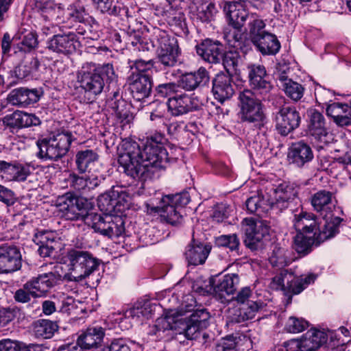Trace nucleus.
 Returning a JSON list of instances; mask_svg holds the SVG:
<instances>
[{
    "label": "nucleus",
    "mask_w": 351,
    "mask_h": 351,
    "mask_svg": "<svg viewBox=\"0 0 351 351\" xmlns=\"http://www.w3.org/2000/svg\"><path fill=\"white\" fill-rule=\"evenodd\" d=\"M123 152L118 162L123 171L136 179L147 180L159 177V171L167 167L170 161L167 149L144 144L143 148L135 141H123Z\"/></svg>",
    "instance_id": "obj_1"
},
{
    "label": "nucleus",
    "mask_w": 351,
    "mask_h": 351,
    "mask_svg": "<svg viewBox=\"0 0 351 351\" xmlns=\"http://www.w3.org/2000/svg\"><path fill=\"white\" fill-rule=\"evenodd\" d=\"M129 40L134 50L139 51H150L156 48L158 62L165 68L173 67L178 62L180 51L177 40L165 32L158 30L152 38L141 37L139 33L134 32L129 36Z\"/></svg>",
    "instance_id": "obj_2"
},
{
    "label": "nucleus",
    "mask_w": 351,
    "mask_h": 351,
    "mask_svg": "<svg viewBox=\"0 0 351 351\" xmlns=\"http://www.w3.org/2000/svg\"><path fill=\"white\" fill-rule=\"evenodd\" d=\"M118 76L110 64L97 65L86 63L77 73V82L84 91V101L92 103L100 95L105 82L109 85H116Z\"/></svg>",
    "instance_id": "obj_3"
},
{
    "label": "nucleus",
    "mask_w": 351,
    "mask_h": 351,
    "mask_svg": "<svg viewBox=\"0 0 351 351\" xmlns=\"http://www.w3.org/2000/svg\"><path fill=\"white\" fill-rule=\"evenodd\" d=\"M252 90L245 89L239 94V112L243 122L251 123L258 131L265 133L267 131V117L264 111V105L261 100L256 98Z\"/></svg>",
    "instance_id": "obj_4"
},
{
    "label": "nucleus",
    "mask_w": 351,
    "mask_h": 351,
    "mask_svg": "<svg viewBox=\"0 0 351 351\" xmlns=\"http://www.w3.org/2000/svg\"><path fill=\"white\" fill-rule=\"evenodd\" d=\"M190 202L188 193L169 195L162 197L159 205L147 204V213H159L161 217L171 225H177L182 221V210Z\"/></svg>",
    "instance_id": "obj_5"
},
{
    "label": "nucleus",
    "mask_w": 351,
    "mask_h": 351,
    "mask_svg": "<svg viewBox=\"0 0 351 351\" xmlns=\"http://www.w3.org/2000/svg\"><path fill=\"white\" fill-rule=\"evenodd\" d=\"M69 271L65 276L71 281H80L97 270L101 261L88 251L73 249L68 252Z\"/></svg>",
    "instance_id": "obj_6"
},
{
    "label": "nucleus",
    "mask_w": 351,
    "mask_h": 351,
    "mask_svg": "<svg viewBox=\"0 0 351 351\" xmlns=\"http://www.w3.org/2000/svg\"><path fill=\"white\" fill-rule=\"evenodd\" d=\"M74 139L71 132L63 131L49 138L38 140L36 142L39 149L38 156L43 159L58 160L67 154Z\"/></svg>",
    "instance_id": "obj_7"
},
{
    "label": "nucleus",
    "mask_w": 351,
    "mask_h": 351,
    "mask_svg": "<svg viewBox=\"0 0 351 351\" xmlns=\"http://www.w3.org/2000/svg\"><path fill=\"white\" fill-rule=\"evenodd\" d=\"M85 223L95 232L108 238L119 237L124 232V221L119 216L105 214L104 216L93 212L85 218Z\"/></svg>",
    "instance_id": "obj_8"
},
{
    "label": "nucleus",
    "mask_w": 351,
    "mask_h": 351,
    "mask_svg": "<svg viewBox=\"0 0 351 351\" xmlns=\"http://www.w3.org/2000/svg\"><path fill=\"white\" fill-rule=\"evenodd\" d=\"M342 221L343 219L333 215L326 214L321 220L316 217L314 223H309L303 232L311 237L313 236L318 242H324L338 233Z\"/></svg>",
    "instance_id": "obj_9"
},
{
    "label": "nucleus",
    "mask_w": 351,
    "mask_h": 351,
    "mask_svg": "<svg viewBox=\"0 0 351 351\" xmlns=\"http://www.w3.org/2000/svg\"><path fill=\"white\" fill-rule=\"evenodd\" d=\"M85 206L82 199L74 197L69 193L60 197L57 204L58 212L62 217L66 220L82 219L84 221L86 215L89 214Z\"/></svg>",
    "instance_id": "obj_10"
},
{
    "label": "nucleus",
    "mask_w": 351,
    "mask_h": 351,
    "mask_svg": "<svg viewBox=\"0 0 351 351\" xmlns=\"http://www.w3.org/2000/svg\"><path fill=\"white\" fill-rule=\"evenodd\" d=\"M248 77L252 91L265 99L273 89V86L267 75L264 66L251 64L248 66Z\"/></svg>",
    "instance_id": "obj_11"
},
{
    "label": "nucleus",
    "mask_w": 351,
    "mask_h": 351,
    "mask_svg": "<svg viewBox=\"0 0 351 351\" xmlns=\"http://www.w3.org/2000/svg\"><path fill=\"white\" fill-rule=\"evenodd\" d=\"M213 289L215 297L222 303L230 301L228 297L233 295L239 283V277L236 274H226L209 281Z\"/></svg>",
    "instance_id": "obj_12"
},
{
    "label": "nucleus",
    "mask_w": 351,
    "mask_h": 351,
    "mask_svg": "<svg viewBox=\"0 0 351 351\" xmlns=\"http://www.w3.org/2000/svg\"><path fill=\"white\" fill-rule=\"evenodd\" d=\"M276 121V128L278 133L282 136H287L299 127L301 117L295 108L283 106L277 113Z\"/></svg>",
    "instance_id": "obj_13"
},
{
    "label": "nucleus",
    "mask_w": 351,
    "mask_h": 351,
    "mask_svg": "<svg viewBox=\"0 0 351 351\" xmlns=\"http://www.w3.org/2000/svg\"><path fill=\"white\" fill-rule=\"evenodd\" d=\"M167 106L172 115L180 116L199 110L201 103L197 97L182 93L169 98Z\"/></svg>",
    "instance_id": "obj_14"
},
{
    "label": "nucleus",
    "mask_w": 351,
    "mask_h": 351,
    "mask_svg": "<svg viewBox=\"0 0 351 351\" xmlns=\"http://www.w3.org/2000/svg\"><path fill=\"white\" fill-rule=\"evenodd\" d=\"M244 243L247 247L252 250L258 247V243L269 234V226L266 221L245 219Z\"/></svg>",
    "instance_id": "obj_15"
},
{
    "label": "nucleus",
    "mask_w": 351,
    "mask_h": 351,
    "mask_svg": "<svg viewBox=\"0 0 351 351\" xmlns=\"http://www.w3.org/2000/svg\"><path fill=\"white\" fill-rule=\"evenodd\" d=\"M22 266L19 250L8 244L0 246V274H8L16 271Z\"/></svg>",
    "instance_id": "obj_16"
},
{
    "label": "nucleus",
    "mask_w": 351,
    "mask_h": 351,
    "mask_svg": "<svg viewBox=\"0 0 351 351\" xmlns=\"http://www.w3.org/2000/svg\"><path fill=\"white\" fill-rule=\"evenodd\" d=\"M225 47L217 40L206 38L195 46L197 54L205 62L219 64L224 55Z\"/></svg>",
    "instance_id": "obj_17"
},
{
    "label": "nucleus",
    "mask_w": 351,
    "mask_h": 351,
    "mask_svg": "<svg viewBox=\"0 0 351 351\" xmlns=\"http://www.w3.org/2000/svg\"><path fill=\"white\" fill-rule=\"evenodd\" d=\"M128 84L132 97L137 101L148 97L151 93L152 79L147 73L132 72L128 77Z\"/></svg>",
    "instance_id": "obj_18"
},
{
    "label": "nucleus",
    "mask_w": 351,
    "mask_h": 351,
    "mask_svg": "<svg viewBox=\"0 0 351 351\" xmlns=\"http://www.w3.org/2000/svg\"><path fill=\"white\" fill-rule=\"evenodd\" d=\"M60 278L61 276L55 272L45 273L26 282L25 288L30 291L32 297H41L54 287Z\"/></svg>",
    "instance_id": "obj_19"
},
{
    "label": "nucleus",
    "mask_w": 351,
    "mask_h": 351,
    "mask_svg": "<svg viewBox=\"0 0 351 351\" xmlns=\"http://www.w3.org/2000/svg\"><path fill=\"white\" fill-rule=\"evenodd\" d=\"M308 118V131L315 141L324 144L329 142L328 129L324 115L316 109L307 110Z\"/></svg>",
    "instance_id": "obj_20"
},
{
    "label": "nucleus",
    "mask_w": 351,
    "mask_h": 351,
    "mask_svg": "<svg viewBox=\"0 0 351 351\" xmlns=\"http://www.w3.org/2000/svg\"><path fill=\"white\" fill-rule=\"evenodd\" d=\"M76 36L73 32L56 34L46 43L47 49L57 54L69 55L76 50Z\"/></svg>",
    "instance_id": "obj_21"
},
{
    "label": "nucleus",
    "mask_w": 351,
    "mask_h": 351,
    "mask_svg": "<svg viewBox=\"0 0 351 351\" xmlns=\"http://www.w3.org/2000/svg\"><path fill=\"white\" fill-rule=\"evenodd\" d=\"M212 84V93L219 102L223 103L233 96L234 88L231 75L218 73L213 79Z\"/></svg>",
    "instance_id": "obj_22"
},
{
    "label": "nucleus",
    "mask_w": 351,
    "mask_h": 351,
    "mask_svg": "<svg viewBox=\"0 0 351 351\" xmlns=\"http://www.w3.org/2000/svg\"><path fill=\"white\" fill-rule=\"evenodd\" d=\"M223 11L228 18V23L235 29L240 30L246 23L249 13L241 3L228 1L224 3Z\"/></svg>",
    "instance_id": "obj_23"
},
{
    "label": "nucleus",
    "mask_w": 351,
    "mask_h": 351,
    "mask_svg": "<svg viewBox=\"0 0 351 351\" xmlns=\"http://www.w3.org/2000/svg\"><path fill=\"white\" fill-rule=\"evenodd\" d=\"M0 173L8 181L24 182L31 173L29 167L18 162L0 160Z\"/></svg>",
    "instance_id": "obj_24"
},
{
    "label": "nucleus",
    "mask_w": 351,
    "mask_h": 351,
    "mask_svg": "<svg viewBox=\"0 0 351 351\" xmlns=\"http://www.w3.org/2000/svg\"><path fill=\"white\" fill-rule=\"evenodd\" d=\"M274 206L280 210L288 207L290 201L298 193V187L293 183L282 182L273 188Z\"/></svg>",
    "instance_id": "obj_25"
},
{
    "label": "nucleus",
    "mask_w": 351,
    "mask_h": 351,
    "mask_svg": "<svg viewBox=\"0 0 351 351\" xmlns=\"http://www.w3.org/2000/svg\"><path fill=\"white\" fill-rule=\"evenodd\" d=\"M291 164L302 167L313 159V153L309 145L300 141L292 144L288 153Z\"/></svg>",
    "instance_id": "obj_26"
},
{
    "label": "nucleus",
    "mask_w": 351,
    "mask_h": 351,
    "mask_svg": "<svg viewBox=\"0 0 351 351\" xmlns=\"http://www.w3.org/2000/svg\"><path fill=\"white\" fill-rule=\"evenodd\" d=\"M212 247L209 243H204L194 239L188 245L184 253L189 264L192 265H202L207 259Z\"/></svg>",
    "instance_id": "obj_27"
},
{
    "label": "nucleus",
    "mask_w": 351,
    "mask_h": 351,
    "mask_svg": "<svg viewBox=\"0 0 351 351\" xmlns=\"http://www.w3.org/2000/svg\"><path fill=\"white\" fill-rule=\"evenodd\" d=\"M209 82V73L203 66L194 72L186 73L180 76V86L187 91H192Z\"/></svg>",
    "instance_id": "obj_28"
},
{
    "label": "nucleus",
    "mask_w": 351,
    "mask_h": 351,
    "mask_svg": "<svg viewBox=\"0 0 351 351\" xmlns=\"http://www.w3.org/2000/svg\"><path fill=\"white\" fill-rule=\"evenodd\" d=\"M38 91L36 89L18 88L10 91L8 96V102L19 107H27L39 100Z\"/></svg>",
    "instance_id": "obj_29"
},
{
    "label": "nucleus",
    "mask_w": 351,
    "mask_h": 351,
    "mask_svg": "<svg viewBox=\"0 0 351 351\" xmlns=\"http://www.w3.org/2000/svg\"><path fill=\"white\" fill-rule=\"evenodd\" d=\"M67 180L71 188L82 193L94 189L100 184V180L97 176L88 173L83 176L79 173L71 172L69 173Z\"/></svg>",
    "instance_id": "obj_30"
},
{
    "label": "nucleus",
    "mask_w": 351,
    "mask_h": 351,
    "mask_svg": "<svg viewBox=\"0 0 351 351\" xmlns=\"http://www.w3.org/2000/svg\"><path fill=\"white\" fill-rule=\"evenodd\" d=\"M99 160L98 154L93 149H86L75 154V164L80 174H90Z\"/></svg>",
    "instance_id": "obj_31"
},
{
    "label": "nucleus",
    "mask_w": 351,
    "mask_h": 351,
    "mask_svg": "<svg viewBox=\"0 0 351 351\" xmlns=\"http://www.w3.org/2000/svg\"><path fill=\"white\" fill-rule=\"evenodd\" d=\"M104 330L101 326H90L77 338V345L83 349H90L101 344L104 337Z\"/></svg>",
    "instance_id": "obj_32"
},
{
    "label": "nucleus",
    "mask_w": 351,
    "mask_h": 351,
    "mask_svg": "<svg viewBox=\"0 0 351 351\" xmlns=\"http://www.w3.org/2000/svg\"><path fill=\"white\" fill-rule=\"evenodd\" d=\"M252 43L263 56L276 55L281 47L277 36L267 32L256 37Z\"/></svg>",
    "instance_id": "obj_33"
},
{
    "label": "nucleus",
    "mask_w": 351,
    "mask_h": 351,
    "mask_svg": "<svg viewBox=\"0 0 351 351\" xmlns=\"http://www.w3.org/2000/svg\"><path fill=\"white\" fill-rule=\"evenodd\" d=\"M351 104L332 103L326 108L327 114L331 117L334 121L340 126L351 125Z\"/></svg>",
    "instance_id": "obj_34"
},
{
    "label": "nucleus",
    "mask_w": 351,
    "mask_h": 351,
    "mask_svg": "<svg viewBox=\"0 0 351 351\" xmlns=\"http://www.w3.org/2000/svg\"><path fill=\"white\" fill-rule=\"evenodd\" d=\"M265 306L263 302L250 301L235 310L232 316V322L242 323L255 317L256 313Z\"/></svg>",
    "instance_id": "obj_35"
},
{
    "label": "nucleus",
    "mask_w": 351,
    "mask_h": 351,
    "mask_svg": "<svg viewBox=\"0 0 351 351\" xmlns=\"http://www.w3.org/2000/svg\"><path fill=\"white\" fill-rule=\"evenodd\" d=\"M322 242H318L313 236L310 237L302 232H296L293 237V249L301 256L309 254L314 245L317 246Z\"/></svg>",
    "instance_id": "obj_36"
},
{
    "label": "nucleus",
    "mask_w": 351,
    "mask_h": 351,
    "mask_svg": "<svg viewBox=\"0 0 351 351\" xmlns=\"http://www.w3.org/2000/svg\"><path fill=\"white\" fill-rule=\"evenodd\" d=\"M326 332L318 330H310L302 338V348L304 351H314L326 343Z\"/></svg>",
    "instance_id": "obj_37"
},
{
    "label": "nucleus",
    "mask_w": 351,
    "mask_h": 351,
    "mask_svg": "<svg viewBox=\"0 0 351 351\" xmlns=\"http://www.w3.org/2000/svg\"><path fill=\"white\" fill-rule=\"evenodd\" d=\"M4 119L8 125L21 128L38 125L40 123V119L34 114L21 111H15Z\"/></svg>",
    "instance_id": "obj_38"
},
{
    "label": "nucleus",
    "mask_w": 351,
    "mask_h": 351,
    "mask_svg": "<svg viewBox=\"0 0 351 351\" xmlns=\"http://www.w3.org/2000/svg\"><path fill=\"white\" fill-rule=\"evenodd\" d=\"M122 194L114 189L101 195L97 199L98 206L100 210L107 215H112L115 212L117 207L121 202Z\"/></svg>",
    "instance_id": "obj_39"
},
{
    "label": "nucleus",
    "mask_w": 351,
    "mask_h": 351,
    "mask_svg": "<svg viewBox=\"0 0 351 351\" xmlns=\"http://www.w3.org/2000/svg\"><path fill=\"white\" fill-rule=\"evenodd\" d=\"M332 197L330 191L320 190L311 196V205L317 212L330 213L334 207Z\"/></svg>",
    "instance_id": "obj_40"
},
{
    "label": "nucleus",
    "mask_w": 351,
    "mask_h": 351,
    "mask_svg": "<svg viewBox=\"0 0 351 351\" xmlns=\"http://www.w3.org/2000/svg\"><path fill=\"white\" fill-rule=\"evenodd\" d=\"M197 1L198 5L195 7V10L192 12L193 17L202 23L211 21L216 12L215 3L208 0Z\"/></svg>",
    "instance_id": "obj_41"
},
{
    "label": "nucleus",
    "mask_w": 351,
    "mask_h": 351,
    "mask_svg": "<svg viewBox=\"0 0 351 351\" xmlns=\"http://www.w3.org/2000/svg\"><path fill=\"white\" fill-rule=\"evenodd\" d=\"M293 280L294 276L293 274L288 272L287 270L282 271L272 278V287L284 291L285 295L287 297V303L291 302L293 293L289 287L291 285Z\"/></svg>",
    "instance_id": "obj_42"
},
{
    "label": "nucleus",
    "mask_w": 351,
    "mask_h": 351,
    "mask_svg": "<svg viewBox=\"0 0 351 351\" xmlns=\"http://www.w3.org/2000/svg\"><path fill=\"white\" fill-rule=\"evenodd\" d=\"M221 61L229 75L239 74L243 62L239 52L236 51H226L224 50V55H223Z\"/></svg>",
    "instance_id": "obj_43"
},
{
    "label": "nucleus",
    "mask_w": 351,
    "mask_h": 351,
    "mask_svg": "<svg viewBox=\"0 0 351 351\" xmlns=\"http://www.w3.org/2000/svg\"><path fill=\"white\" fill-rule=\"evenodd\" d=\"M58 329V326L56 322L48 319H40L35 323L34 332L38 338L50 339Z\"/></svg>",
    "instance_id": "obj_44"
},
{
    "label": "nucleus",
    "mask_w": 351,
    "mask_h": 351,
    "mask_svg": "<svg viewBox=\"0 0 351 351\" xmlns=\"http://www.w3.org/2000/svg\"><path fill=\"white\" fill-rule=\"evenodd\" d=\"M290 254L291 253L287 249L276 245L269 261L273 267L282 268L291 263Z\"/></svg>",
    "instance_id": "obj_45"
},
{
    "label": "nucleus",
    "mask_w": 351,
    "mask_h": 351,
    "mask_svg": "<svg viewBox=\"0 0 351 351\" xmlns=\"http://www.w3.org/2000/svg\"><path fill=\"white\" fill-rule=\"evenodd\" d=\"M38 45V36L36 32H29L24 35L21 41L14 45V53H30Z\"/></svg>",
    "instance_id": "obj_46"
},
{
    "label": "nucleus",
    "mask_w": 351,
    "mask_h": 351,
    "mask_svg": "<svg viewBox=\"0 0 351 351\" xmlns=\"http://www.w3.org/2000/svg\"><path fill=\"white\" fill-rule=\"evenodd\" d=\"M248 26L249 34L252 42L255 41L256 37H260L263 33L265 23L260 16L256 13H250L246 22Z\"/></svg>",
    "instance_id": "obj_47"
},
{
    "label": "nucleus",
    "mask_w": 351,
    "mask_h": 351,
    "mask_svg": "<svg viewBox=\"0 0 351 351\" xmlns=\"http://www.w3.org/2000/svg\"><path fill=\"white\" fill-rule=\"evenodd\" d=\"M247 210L250 213H257L260 215L268 209L267 200L265 199L262 195H257L250 197L245 202Z\"/></svg>",
    "instance_id": "obj_48"
},
{
    "label": "nucleus",
    "mask_w": 351,
    "mask_h": 351,
    "mask_svg": "<svg viewBox=\"0 0 351 351\" xmlns=\"http://www.w3.org/2000/svg\"><path fill=\"white\" fill-rule=\"evenodd\" d=\"M97 9L102 13L117 16L120 14L121 4L115 0H92Z\"/></svg>",
    "instance_id": "obj_49"
},
{
    "label": "nucleus",
    "mask_w": 351,
    "mask_h": 351,
    "mask_svg": "<svg viewBox=\"0 0 351 351\" xmlns=\"http://www.w3.org/2000/svg\"><path fill=\"white\" fill-rule=\"evenodd\" d=\"M40 66V62L37 58L32 56L25 62L21 63L15 70L16 75L23 78L36 71Z\"/></svg>",
    "instance_id": "obj_50"
},
{
    "label": "nucleus",
    "mask_w": 351,
    "mask_h": 351,
    "mask_svg": "<svg viewBox=\"0 0 351 351\" xmlns=\"http://www.w3.org/2000/svg\"><path fill=\"white\" fill-rule=\"evenodd\" d=\"M152 312V308L150 304L145 303L143 305H138L126 310L124 315L125 318L138 320L141 317L149 318Z\"/></svg>",
    "instance_id": "obj_51"
},
{
    "label": "nucleus",
    "mask_w": 351,
    "mask_h": 351,
    "mask_svg": "<svg viewBox=\"0 0 351 351\" xmlns=\"http://www.w3.org/2000/svg\"><path fill=\"white\" fill-rule=\"evenodd\" d=\"M282 88L285 95L294 101L300 100L304 95V88L303 86L293 80L288 81L287 83L283 84Z\"/></svg>",
    "instance_id": "obj_52"
},
{
    "label": "nucleus",
    "mask_w": 351,
    "mask_h": 351,
    "mask_svg": "<svg viewBox=\"0 0 351 351\" xmlns=\"http://www.w3.org/2000/svg\"><path fill=\"white\" fill-rule=\"evenodd\" d=\"M316 278L317 275L312 273L300 278H295L294 276V280L289 287L291 289L293 295H297L300 293L308 285L313 283Z\"/></svg>",
    "instance_id": "obj_53"
},
{
    "label": "nucleus",
    "mask_w": 351,
    "mask_h": 351,
    "mask_svg": "<svg viewBox=\"0 0 351 351\" xmlns=\"http://www.w3.org/2000/svg\"><path fill=\"white\" fill-rule=\"evenodd\" d=\"M316 216L311 213L301 212L298 215H295L293 219V227L296 232H304L311 223H314V219Z\"/></svg>",
    "instance_id": "obj_54"
},
{
    "label": "nucleus",
    "mask_w": 351,
    "mask_h": 351,
    "mask_svg": "<svg viewBox=\"0 0 351 351\" xmlns=\"http://www.w3.org/2000/svg\"><path fill=\"white\" fill-rule=\"evenodd\" d=\"M36 8L45 21L53 19L56 16V9L58 8L51 1H40L36 3Z\"/></svg>",
    "instance_id": "obj_55"
},
{
    "label": "nucleus",
    "mask_w": 351,
    "mask_h": 351,
    "mask_svg": "<svg viewBox=\"0 0 351 351\" xmlns=\"http://www.w3.org/2000/svg\"><path fill=\"white\" fill-rule=\"evenodd\" d=\"M210 315L205 309L195 310L188 318L187 321L199 326L200 328H206L208 326Z\"/></svg>",
    "instance_id": "obj_56"
},
{
    "label": "nucleus",
    "mask_w": 351,
    "mask_h": 351,
    "mask_svg": "<svg viewBox=\"0 0 351 351\" xmlns=\"http://www.w3.org/2000/svg\"><path fill=\"white\" fill-rule=\"evenodd\" d=\"M216 244L219 247H228L231 251H237L240 245L237 234L221 235L216 238Z\"/></svg>",
    "instance_id": "obj_57"
},
{
    "label": "nucleus",
    "mask_w": 351,
    "mask_h": 351,
    "mask_svg": "<svg viewBox=\"0 0 351 351\" xmlns=\"http://www.w3.org/2000/svg\"><path fill=\"white\" fill-rule=\"evenodd\" d=\"M308 327V322L302 318L291 316L287 320L285 329L291 333H298Z\"/></svg>",
    "instance_id": "obj_58"
},
{
    "label": "nucleus",
    "mask_w": 351,
    "mask_h": 351,
    "mask_svg": "<svg viewBox=\"0 0 351 351\" xmlns=\"http://www.w3.org/2000/svg\"><path fill=\"white\" fill-rule=\"evenodd\" d=\"M178 86L173 82L164 83L158 85L156 88V94L158 97H172L177 94Z\"/></svg>",
    "instance_id": "obj_59"
},
{
    "label": "nucleus",
    "mask_w": 351,
    "mask_h": 351,
    "mask_svg": "<svg viewBox=\"0 0 351 351\" xmlns=\"http://www.w3.org/2000/svg\"><path fill=\"white\" fill-rule=\"evenodd\" d=\"M0 351H29L22 342L10 339L0 341Z\"/></svg>",
    "instance_id": "obj_60"
},
{
    "label": "nucleus",
    "mask_w": 351,
    "mask_h": 351,
    "mask_svg": "<svg viewBox=\"0 0 351 351\" xmlns=\"http://www.w3.org/2000/svg\"><path fill=\"white\" fill-rule=\"evenodd\" d=\"M17 201L15 193L10 189L0 184V202L7 206H13Z\"/></svg>",
    "instance_id": "obj_61"
},
{
    "label": "nucleus",
    "mask_w": 351,
    "mask_h": 351,
    "mask_svg": "<svg viewBox=\"0 0 351 351\" xmlns=\"http://www.w3.org/2000/svg\"><path fill=\"white\" fill-rule=\"evenodd\" d=\"M34 241L37 245H51L55 241L53 232L48 230H40L34 234Z\"/></svg>",
    "instance_id": "obj_62"
},
{
    "label": "nucleus",
    "mask_w": 351,
    "mask_h": 351,
    "mask_svg": "<svg viewBox=\"0 0 351 351\" xmlns=\"http://www.w3.org/2000/svg\"><path fill=\"white\" fill-rule=\"evenodd\" d=\"M121 98L120 88L118 87H115L110 93L109 105L118 114H121L120 105L125 103Z\"/></svg>",
    "instance_id": "obj_63"
},
{
    "label": "nucleus",
    "mask_w": 351,
    "mask_h": 351,
    "mask_svg": "<svg viewBox=\"0 0 351 351\" xmlns=\"http://www.w3.org/2000/svg\"><path fill=\"white\" fill-rule=\"evenodd\" d=\"M216 351H237L235 339L232 336L222 339L217 344Z\"/></svg>",
    "instance_id": "obj_64"
}]
</instances>
